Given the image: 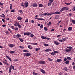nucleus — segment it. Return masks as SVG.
<instances>
[{"mask_svg": "<svg viewBox=\"0 0 75 75\" xmlns=\"http://www.w3.org/2000/svg\"><path fill=\"white\" fill-rule=\"evenodd\" d=\"M65 8H66L64 7L61 9L60 11L61 12H62V11H63L64 10H65Z\"/></svg>", "mask_w": 75, "mask_h": 75, "instance_id": "obj_16", "label": "nucleus"}, {"mask_svg": "<svg viewBox=\"0 0 75 75\" xmlns=\"http://www.w3.org/2000/svg\"><path fill=\"white\" fill-rule=\"evenodd\" d=\"M52 50L51 49H46L44 51L45 52H50V51H51Z\"/></svg>", "mask_w": 75, "mask_h": 75, "instance_id": "obj_15", "label": "nucleus"}, {"mask_svg": "<svg viewBox=\"0 0 75 75\" xmlns=\"http://www.w3.org/2000/svg\"><path fill=\"white\" fill-rule=\"evenodd\" d=\"M59 18V16H57L55 17V19H56V20H57V19H58Z\"/></svg>", "mask_w": 75, "mask_h": 75, "instance_id": "obj_30", "label": "nucleus"}, {"mask_svg": "<svg viewBox=\"0 0 75 75\" xmlns=\"http://www.w3.org/2000/svg\"><path fill=\"white\" fill-rule=\"evenodd\" d=\"M65 63L66 64H68L69 63V60H67L65 62Z\"/></svg>", "mask_w": 75, "mask_h": 75, "instance_id": "obj_36", "label": "nucleus"}, {"mask_svg": "<svg viewBox=\"0 0 75 75\" xmlns=\"http://www.w3.org/2000/svg\"><path fill=\"white\" fill-rule=\"evenodd\" d=\"M40 50V47L35 49V50L36 51H38V50Z\"/></svg>", "mask_w": 75, "mask_h": 75, "instance_id": "obj_32", "label": "nucleus"}, {"mask_svg": "<svg viewBox=\"0 0 75 75\" xmlns=\"http://www.w3.org/2000/svg\"><path fill=\"white\" fill-rule=\"evenodd\" d=\"M5 33H6V34H7V35L10 34V32H8V31H6Z\"/></svg>", "mask_w": 75, "mask_h": 75, "instance_id": "obj_39", "label": "nucleus"}, {"mask_svg": "<svg viewBox=\"0 0 75 75\" xmlns=\"http://www.w3.org/2000/svg\"><path fill=\"white\" fill-rule=\"evenodd\" d=\"M71 49H68V48H66L65 49V51L67 52H71Z\"/></svg>", "mask_w": 75, "mask_h": 75, "instance_id": "obj_9", "label": "nucleus"}, {"mask_svg": "<svg viewBox=\"0 0 75 75\" xmlns=\"http://www.w3.org/2000/svg\"><path fill=\"white\" fill-rule=\"evenodd\" d=\"M50 15H52L53 14H55V12H50Z\"/></svg>", "mask_w": 75, "mask_h": 75, "instance_id": "obj_52", "label": "nucleus"}, {"mask_svg": "<svg viewBox=\"0 0 75 75\" xmlns=\"http://www.w3.org/2000/svg\"><path fill=\"white\" fill-rule=\"evenodd\" d=\"M19 48H21L22 49L24 48V47H23V46H19Z\"/></svg>", "mask_w": 75, "mask_h": 75, "instance_id": "obj_58", "label": "nucleus"}, {"mask_svg": "<svg viewBox=\"0 0 75 75\" xmlns=\"http://www.w3.org/2000/svg\"><path fill=\"white\" fill-rule=\"evenodd\" d=\"M41 38L42 39H46V37L44 36H42Z\"/></svg>", "mask_w": 75, "mask_h": 75, "instance_id": "obj_35", "label": "nucleus"}, {"mask_svg": "<svg viewBox=\"0 0 75 75\" xmlns=\"http://www.w3.org/2000/svg\"><path fill=\"white\" fill-rule=\"evenodd\" d=\"M54 54H58V52L57 51H54Z\"/></svg>", "mask_w": 75, "mask_h": 75, "instance_id": "obj_43", "label": "nucleus"}, {"mask_svg": "<svg viewBox=\"0 0 75 75\" xmlns=\"http://www.w3.org/2000/svg\"><path fill=\"white\" fill-rule=\"evenodd\" d=\"M15 28H14V27L13 26H11V28H12L13 30H14Z\"/></svg>", "mask_w": 75, "mask_h": 75, "instance_id": "obj_46", "label": "nucleus"}, {"mask_svg": "<svg viewBox=\"0 0 75 75\" xmlns=\"http://www.w3.org/2000/svg\"><path fill=\"white\" fill-rule=\"evenodd\" d=\"M21 5L22 6L23 8H24V3L23 2H22L21 4Z\"/></svg>", "mask_w": 75, "mask_h": 75, "instance_id": "obj_22", "label": "nucleus"}, {"mask_svg": "<svg viewBox=\"0 0 75 75\" xmlns=\"http://www.w3.org/2000/svg\"><path fill=\"white\" fill-rule=\"evenodd\" d=\"M52 24V23L51 22H49V23L47 24V25H51Z\"/></svg>", "mask_w": 75, "mask_h": 75, "instance_id": "obj_50", "label": "nucleus"}, {"mask_svg": "<svg viewBox=\"0 0 75 75\" xmlns=\"http://www.w3.org/2000/svg\"><path fill=\"white\" fill-rule=\"evenodd\" d=\"M14 45H13V44H10L9 45V47L10 48H13V47H14Z\"/></svg>", "mask_w": 75, "mask_h": 75, "instance_id": "obj_14", "label": "nucleus"}, {"mask_svg": "<svg viewBox=\"0 0 75 75\" xmlns=\"http://www.w3.org/2000/svg\"><path fill=\"white\" fill-rule=\"evenodd\" d=\"M16 23H17V25L18 27V28H21L22 26L21 25H20V24L19 23H17V22H16Z\"/></svg>", "mask_w": 75, "mask_h": 75, "instance_id": "obj_10", "label": "nucleus"}, {"mask_svg": "<svg viewBox=\"0 0 75 75\" xmlns=\"http://www.w3.org/2000/svg\"><path fill=\"white\" fill-rule=\"evenodd\" d=\"M71 3H72V2L68 3H65L64 4H66L67 5H70V4H71Z\"/></svg>", "mask_w": 75, "mask_h": 75, "instance_id": "obj_25", "label": "nucleus"}, {"mask_svg": "<svg viewBox=\"0 0 75 75\" xmlns=\"http://www.w3.org/2000/svg\"><path fill=\"white\" fill-rule=\"evenodd\" d=\"M34 34H32L30 35V37H34Z\"/></svg>", "mask_w": 75, "mask_h": 75, "instance_id": "obj_56", "label": "nucleus"}, {"mask_svg": "<svg viewBox=\"0 0 75 75\" xmlns=\"http://www.w3.org/2000/svg\"><path fill=\"white\" fill-rule=\"evenodd\" d=\"M64 7L66 8L65 10H69V8H68L67 7Z\"/></svg>", "mask_w": 75, "mask_h": 75, "instance_id": "obj_55", "label": "nucleus"}, {"mask_svg": "<svg viewBox=\"0 0 75 75\" xmlns=\"http://www.w3.org/2000/svg\"><path fill=\"white\" fill-rule=\"evenodd\" d=\"M39 63L40 64H42V65H44V64H45V62L44 61H39Z\"/></svg>", "mask_w": 75, "mask_h": 75, "instance_id": "obj_8", "label": "nucleus"}, {"mask_svg": "<svg viewBox=\"0 0 75 75\" xmlns=\"http://www.w3.org/2000/svg\"><path fill=\"white\" fill-rule=\"evenodd\" d=\"M6 19L8 21L10 20V18H6Z\"/></svg>", "mask_w": 75, "mask_h": 75, "instance_id": "obj_60", "label": "nucleus"}, {"mask_svg": "<svg viewBox=\"0 0 75 75\" xmlns=\"http://www.w3.org/2000/svg\"><path fill=\"white\" fill-rule=\"evenodd\" d=\"M64 71H68V69L67 68L65 67L64 68Z\"/></svg>", "mask_w": 75, "mask_h": 75, "instance_id": "obj_37", "label": "nucleus"}, {"mask_svg": "<svg viewBox=\"0 0 75 75\" xmlns=\"http://www.w3.org/2000/svg\"><path fill=\"white\" fill-rule=\"evenodd\" d=\"M49 1V2H50L51 3H52L53 1H54L53 0H48Z\"/></svg>", "mask_w": 75, "mask_h": 75, "instance_id": "obj_54", "label": "nucleus"}, {"mask_svg": "<svg viewBox=\"0 0 75 75\" xmlns=\"http://www.w3.org/2000/svg\"><path fill=\"white\" fill-rule=\"evenodd\" d=\"M59 36H61V35H58L57 36V38H59Z\"/></svg>", "mask_w": 75, "mask_h": 75, "instance_id": "obj_64", "label": "nucleus"}, {"mask_svg": "<svg viewBox=\"0 0 75 75\" xmlns=\"http://www.w3.org/2000/svg\"><path fill=\"white\" fill-rule=\"evenodd\" d=\"M67 48H68V49H69L70 50H71V49H72V47H71V46H67Z\"/></svg>", "mask_w": 75, "mask_h": 75, "instance_id": "obj_27", "label": "nucleus"}, {"mask_svg": "<svg viewBox=\"0 0 75 75\" xmlns=\"http://www.w3.org/2000/svg\"><path fill=\"white\" fill-rule=\"evenodd\" d=\"M55 14H61V13L60 12L56 11L55 12Z\"/></svg>", "mask_w": 75, "mask_h": 75, "instance_id": "obj_26", "label": "nucleus"}, {"mask_svg": "<svg viewBox=\"0 0 75 75\" xmlns=\"http://www.w3.org/2000/svg\"><path fill=\"white\" fill-rule=\"evenodd\" d=\"M8 11H10V10H7L6 11V13H7L8 12Z\"/></svg>", "mask_w": 75, "mask_h": 75, "instance_id": "obj_63", "label": "nucleus"}, {"mask_svg": "<svg viewBox=\"0 0 75 75\" xmlns=\"http://www.w3.org/2000/svg\"><path fill=\"white\" fill-rule=\"evenodd\" d=\"M54 53L53 52H52L50 53V54L54 56Z\"/></svg>", "mask_w": 75, "mask_h": 75, "instance_id": "obj_61", "label": "nucleus"}, {"mask_svg": "<svg viewBox=\"0 0 75 75\" xmlns=\"http://www.w3.org/2000/svg\"><path fill=\"white\" fill-rule=\"evenodd\" d=\"M0 17H4V18H5L6 17H5V15H3V16L2 15H0Z\"/></svg>", "mask_w": 75, "mask_h": 75, "instance_id": "obj_47", "label": "nucleus"}, {"mask_svg": "<svg viewBox=\"0 0 75 75\" xmlns=\"http://www.w3.org/2000/svg\"><path fill=\"white\" fill-rule=\"evenodd\" d=\"M36 20H44V19L43 18H35Z\"/></svg>", "mask_w": 75, "mask_h": 75, "instance_id": "obj_23", "label": "nucleus"}, {"mask_svg": "<svg viewBox=\"0 0 75 75\" xmlns=\"http://www.w3.org/2000/svg\"><path fill=\"white\" fill-rule=\"evenodd\" d=\"M67 59H68L69 60H72L71 58L68 57H67Z\"/></svg>", "mask_w": 75, "mask_h": 75, "instance_id": "obj_33", "label": "nucleus"}, {"mask_svg": "<svg viewBox=\"0 0 75 75\" xmlns=\"http://www.w3.org/2000/svg\"><path fill=\"white\" fill-rule=\"evenodd\" d=\"M14 52H15L14 51H11L10 52V53H11V54H14Z\"/></svg>", "mask_w": 75, "mask_h": 75, "instance_id": "obj_48", "label": "nucleus"}, {"mask_svg": "<svg viewBox=\"0 0 75 75\" xmlns=\"http://www.w3.org/2000/svg\"><path fill=\"white\" fill-rule=\"evenodd\" d=\"M19 40H20V41H21V42H23V40L22 39L19 38Z\"/></svg>", "mask_w": 75, "mask_h": 75, "instance_id": "obj_45", "label": "nucleus"}, {"mask_svg": "<svg viewBox=\"0 0 75 75\" xmlns=\"http://www.w3.org/2000/svg\"><path fill=\"white\" fill-rule=\"evenodd\" d=\"M11 69H13V70L14 69V66H11L10 67L9 70V71L8 72V73L9 74H10V73H11Z\"/></svg>", "mask_w": 75, "mask_h": 75, "instance_id": "obj_3", "label": "nucleus"}, {"mask_svg": "<svg viewBox=\"0 0 75 75\" xmlns=\"http://www.w3.org/2000/svg\"><path fill=\"white\" fill-rule=\"evenodd\" d=\"M32 45H38V43H30Z\"/></svg>", "mask_w": 75, "mask_h": 75, "instance_id": "obj_21", "label": "nucleus"}, {"mask_svg": "<svg viewBox=\"0 0 75 75\" xmlns=\"http://www.w3.org/2000/svg\"><path fill=\"white\" fill-rule=\"evenodd\" d=\"M6 57H7V58L9 60V61L11 62L12 61V60H11V59L8 56H6Z\"/></svg>", "mask_w": 75, "mask_h": 75, "instance_id": "obj_12", "label": "nucleus"}, {"mask_svg": "<svg viewBox=\"0 0 75 75\" xmlns=\"http://www.w3.org/2000/svg\"><path fill=\"white\" fill-rule=\"evenodd\" d=\"M68 30L69 31H70L72 30V27H69L68 28Z\"/></svg>", "mask_w": 75, "mask_h": 75, "instance_id": "obj_13", "label": "nucleus"}, {"mask_svg": "<svg viewBox=\"0 0 75 75\" xmlns=\"http://www.w3.org/2000/svg\"><path fill=\"white\" fill-rule=\"evenodd\" d=\"M72 23H73V24H75V20H72Z\"/></svg>", "mask_w": 75, "mask_h": 75, "instance_id": "obj_34", "label": "nucleus"}, {"mask_svg": "<svg viewBox=\"0 0 75 75\" xmlns=\"http://www.w3.org/2000/svg\"><path fill=\"white\" fill-rule=\"evenodd\" d=\"M24 6L25 7H27L28 6V3L27 1L25 2L24 3Z\"/></svg>", "mask_w": 75, "mask_h": 75, "instance_id": "obj_5", "label": "nucleus"}, {"mask_svg": "<svg viewBox=\"0 0 75 75\" xmlns=\"http://www.w3.org/2000/svg\"><path fill=\"white\" fill-rule=\"evenodd\" d=\"M14 26H15V27H17V23H15L14 24Z\"/></svg>", "mask_w": 75, "mask_h": 75, "instance_id": "obj_53", "label": "nucleus"}, {"mask_svg": "<svg viewBox=\"0 0 75 75\" xmlns=\"http://www.w3.org/2000/svg\"><path fill=\"white\" fill-rule=\"evenodd\" d=\"M72 10L73 11H75V6H73Z\"/></svg>", "mask_w": 75, "mask_h": 75, "instance_id": "obj_28", "label": "nucleus"}, {"mask_svg": "<svg viewBox=\"0 0 75 75\" xmlns=\"http://www.w3.org/2000/svg\"><path fill=\"white\" fill-rule=\"evenodd\" d=\"M52 3V2H49L47 4V6H51V4Z\"/></svg>", "mask_w": 75, "mask_h": 75, "instance_id": "obj_20", "label": "nucleus"}, {"mask_svg": "<svg viewBox=\"0 0 75 75\" xmlns=\"http://www.w3.org/2000/svg\"><path fill=\"white\" fill-rule=\"evenodd\" d=\"M3 62L4 64H6V65H8V63H7V62H6L4 61H3Z\"/></svg>", "mask_w": 75, "mask_h": 75, "instance_id": "obj_31", "label": "nucleus"}, {"mask_svg": "<svg viewBox=\"0 0 75 75\" xmlns=\"http://www.w3.org/2000/svg\"><path fill=\"white\" fill-rule=\"evenodd\" d=\"M10 6V10H12V4H11Z\"/></svg>", "mask_w": 75, "mask_h": 75, "instance_id": "obj_42", "label": "nucleus"}, {"mask_svg": "<svg viewBox=\"0 0 75 75\" xmlns=\"http://www.w3.org/2000/svg\"><path fill=\"white\" fill-rule=\"evenodd\" d=\"M17 19L18 20H22V18L20 16H18L17 17Z\"/></svg>", "mask_w": 75, "mask_h": 75, "instance_id": "obj_19", "label": "nucleus"}, {"mask_svg": "<svg viewBox=\"0 0 75 75\" xmlns=\"http://www.w3.org/2000/svg\"><path fill=\"white\" fill-rule=\"evenodd\" d=\"M43 5L42 4H39V6L40 7H42L43 6Z\"/></svg>", "mask_w": 75, "mask_h": 75, "instance_id": "obj_38", "label": "nucleus"}, {"mask_svg": "<svg viewBox=\"0 0 75 75\" xmlns=\"http://www.w3.org/2000/svg\"><path fill=\"white\" fill-rule=\"evenodd\" d=\"M44 29L45 31H48V29H47V28H46V27H45L44 28Z\"/></svg>", "mask_w": 75, "mask_h": 75, "instance_id": "obj_40", "label": "nucleus"}, {"mask_svg": "<svg viewBox=\"0 0 75 75\" xmlns=\"http://www.w3.org/2000/svg\"><path fill=\"white\" fill-rule=\"evenodd\" d=\"M11 12H13V13H14L16 12V10L15 9H12L11 11Z\"/></svg>", "mask_w": 75, "mask_h": 75, "instance_id": "obj_29", "label": "nucleus"}, {"mask_svg": "<svg viewBox=\"0 0 75 75\" xmlns=\"http://www.w3.org/2000/svg\"><path fill=\"white\" fill-rule=\"evenodd\" d=\"M43 45L44 46H45V47H47L48 46V44H44Z\"/></svg>", "mask_w": 75, "mask_h": 75, "instance_id": "obj_41", "label": "nucleus"}, {"mask_svg": "<svg viewBox=\"0 0 75 75\" xmlns=\"http://www.w3.org/2000/svg\"><path fill=\"white\" fill-rule=\"evenodd\" d=\"M18 28L17 27H16L15 28L14 30H15V31H16L17 30H18Z\"/></svg>", "mask_w": 75, "mask_h": 75, "instance_id": "obj_51", "label": "nucleus"}, {"mask_svg": "<svg viewBox=\"0 0 75 75\" xmlns=\"http://www.w3.org/2000/svg\"><path fill=\"white\" fill-rule=\"evenodd\" d=\"M67 39L66 38H62V40H59V39H57V40H59V41L60 42H64V41H66V39Z\"/></svg>", "mask_w": 75, "mask_h": 75, "instance_id": "obj_2", "label": "nucleus"}, {"mask_svg": "<svg viewBox=\"0 0 75 75\" xmlns=\"http://www.w3.org/2000/svg\"><path fill=\"white\" fill-rule=\"evenodd\" d=\"M18 11H19V13H23V10H19Z\"/></svg>", "mask_w": 75, "mask_h": 75, "instance_id": "obj_49", "label": "nucleus"}, {"mask_svg": "<svg viewBox=\"0 0 75 75\" xmlns=\"http://www.w3.org/2000/svg\"><path fill=\"white\" fill-rule=\"evenodd\" d=\"M40 71L41 72H42L43 74H45V71L44 70L42 69H40Z\"/></svg>", "mask_w": 75, "mask_h": 75, "instance_id": "obj_17", "label": "nucleus"}, {"mask_svg": "<svg viewBox=\"0 0 75 75\" xmlns=\"http://www.w3.org/2000/svg\"><path fill=\"white\" fill-rule=\"evenodd\" d=\"M57 61L58 62H61V61H62V59H57Z\"/></svg>", "mask_w": 75, "mask_h": 75, "instance_id": "obj_24", "label": "nucleus"}, {"mask_svg": "<svg viewBox=\"0 0 75 75\" xmlns=\"http://www.w3.org/2000/svg\"><path fill=\"white\" fill-rule=\"evenodd\" d=\"M23 54L25 57H30L31 56V53L30 52L23 53Z\"/></svg>", "mask_w": 75, "mask_h": 75, "instance_id": "obj_1", "label": "nucleus"}, {"mask_svg": "<svg viewBox=\"0 0 75 75\" xmlns=\"http://www.w3.org/2000/svg\"><path fill=\"white\" fill-rule=\"evenodd\" d=\"M31 34V33L30 32H26V33H24V35H30Z\"/></svg>", "mask_w": 75, "mask_h": 75, "instance_id": "obj_7", "label": "nucleus"}, {"mask_svg": "<svg viewBox=\"0 0 75 75\" xmlns=\"http://www.w3.org/2000/svg\"><path fill=\"white\" fill-rule=\"evenodd\" d=\"M13 37L14 38H20V37H21V35L18 34L16 35V37H14V36H13Z\"/></svg>", "mask_w": 75, "mask_h": 75, "instance_id": "obj_6", "label": "nucleus"}, {"mask_svg": "<svg viewBox=\"0 0 75 75\" xmlns=\"http://www.w3.org/2000/svg\"><path fill=\"white\" fill-rule=\"evenodd\" d=\"M32 6L33 7H37L38 6V4L37 3H33L32 4Z\"/></svg>", "mask_w": 75, "mask_h": 75, "instance_id": "obj_4", "label": "nucleus"}, {"mask_svg": "<svg viewBox=\"0 0 75 75\" xmlns=\"http://www.w3.org/2000/svg\"><path fill=\"white\" fill-rule=\"evenodd\" d=\"M4 3H2L1 2H0V6H3Z\"/></svg>", "mask_w": 75, "mask_h": 75, "instance_id": "obj_59", "label": "nucleus"}, {"mask_svg": "<svg viewBox=\"0 0 75 75\" xmlns=\"http://www.w3.org/2000/svg\"><path fill=\"white\" fill-rule=\"evenodd\" d=\"M23 52H29V51L28 50H23Z\"/></svg>", "mask_w": 75, "mask_h": 75, "instance_id": "obj_44", "label": "nucleus"}, {"mask_svg": "<svg viewBox=\"0 0 75 75\" xmlns=\"http://www.w3.org/2000/svg\"><path fill=\"white\" fill-rule=\"evenodd\" d=\"M40 28H43V25H40Z\"/></svg>", "mask_w": 75, "mask_h": 75, "instance_id": "obj_62", "label": "nucleus"}, {"mask_svg": "<svg viewBox=\"0 0 75 75\" xmlns=\"http://www.w3.org/2000/svg\"><path fill=\"white\" fill-rule=\"evenodd\" d=\"M47 14H48V13H43V16H46V15H47Z\"/></svg>", "mask_w": 75, "mask_h": 75, "instance_id": "obj_57", "label": "nucleus"}, {"mask_svg": "<svg viewBox=\"0 0 75 75\" xmlns=\"http://www.w3.org/2000/svg\"><path fill=\"white\" fill-rule=\"evenodd\" d=\"M48 59L50 61H51V62H52V61H53V59H51V58L50 57H48Z\"/></svg>", "mask_w": 75, "mask_h": 75, "instance_id": "obj_18", "label": "nucleus"}, {"mask_svg": "<svg viewBox=\"0 0 75 75\" xmlns=\"http://www.w3.org/2000/svg\"><path fill=\"white\" fill-rule=\"evenodd\" d=\"M54 43L55 45H59L60 44H61V43H59L57 41H54Z\"/></svg>", "mask_w": 75, "mask_h": 75, "instance_id": "obj_11", "label": "nucleus"}]
</instances>
